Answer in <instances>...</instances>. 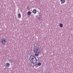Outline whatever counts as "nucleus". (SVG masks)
Masks as SVG:
<instances>
[{
	"instance_id": "17",
	"label": "nucleus",
	"mask_w": 73,
	"mask_h": 73,
	"mask_svg": "<svg viewBox=\"0 0 73 73\" xmlns=\"http://www.w3.org/2000/svg\"><path fill=\"white\" fill-rule=\"evenodd\" d=\"M37 65V64H35V66H36Z\"/></svg>"
},
{
	"instance_id": "14",
	"label": "nucleus",
	"mask_w": 73,
	"mask_h": 73,
	"mask_svg": "<svg viewBox=\"0 0 73 73\" xmlns=\"http://www.w3.org/2000/svg\"><path fill=\"white\" fill-rule=\"evenodd\" d=\"M35 56H38V54H37L36 53L35 54Z\"/></svg>"
},
{
	"instance_id": "12",
	"label": "nucleus",
	"mask_w": 73,
	"mask_h": 73,
	"mask_svg": "<svg viewBox=\"0 0 73 73\" xmlns=\"http://www.w3.org/2000/svg\"><path fill=\"white\" fill-rule=\"evenodd\" d=\"M18 16L19 18H21V14L20 13L18 14Z\"/></svg>"
},
{
	"instance_id": "16",
	"label": "nucleus",
	"mask_w": 73,
	"mask_h": 73,
	"mask_svg": "<svg viewBox=\"0 0 73 73\" xmlns=\"http://www.w3.org/2000/svg\"><path fill=\"white\" fill-rule=\"evenodd\" d=\"M36 46H38V43H36Z\"/></svg>"
},
{
	"instance_id": "2",
	"label": "nucleus",
	"mask_w": 73,
	"mask_h": 73,
	"mask_svg": "<svg viewBox=\"0 0 73 73\" xmlns=\"http://www.w3.org/2000/svg\"><path fill=\"white\" fill-rule=\"evenodd\" d=\"M36 58L35 57V56L33 55H31L30 57V60L31 62L36 59Z\"/></svg>"
},
{
	"instance_id": "4",
	"label": "nucleus",
	"mask_w": 73,
	"mask_h": 73,
	"mask_svg": "<svg viewBox=\"0 0 73 73\" xmlns=\"http://www.w3.org/2000/svg\"><path fill=\"white\" fill-rule=\"evenodd\" d=\"M37 59L36 58L35 59L33 60L32 61H31L32 62V64H36L37 62Z\"/></svg>"
},
{
	"instance_id": "9",
	"label": "nucleus",
	"mask_w": 73,
	"mask_h": 73,
	"mask_svg": "<svg viewBox=\"0 0 73 73\" xmlns=\"http://www.w3.org/2000/svg\"><path fill=\"white\" fill-rule=\"evenodd\" d=\"M60 1L62 3H64L65 2V0H61Z\"/></svg>"
},
{
	"instance_id": "15",
	"label": "nucleus",
	"mask_w": 73,
	"mask_h": 73,
	"mask_svg": "<svg viewBox=\"0 0 73 73\" xmlns=\"http://www.w3.org/2000/svg\"><path fill=\"white\" fill-rule=\"evenodd\" d=\"M38 61H39V62H40V59L38 57Z\"/></svg>"
},
{
	"instance_id": "20",
	"label": "nucleus",
	"mask_w": 73,
	"mask_h": 73,
	"mask_svg": "<svg viewBox=\"0 0 73 73\" xmlns=\"http://www.w3.org/2000/svg\"><path fill=\"white\" fill-rule=\"evenodd\" d=\"M28 9H29V7H28Z\"/></svg>"
},
{
	"instance_id": "1",
	"label": "nucleus",
	"mask_w": 73,
	"mask_h": 73,
	"mask_svg": "<svg viewBox=\"0 0 73 73\" xmlns=\"http://www.w3.org/2000/svg\"><path fill=\"white\" fill-rule=\"evenodd\" d=\"M34 47L33 51L34 52V53L37 54H42V52L41 51V50H40V49L41 48V46L40 45H38L37 47L36 46Z\"/></svg>"
},
{
	"instance_id": "18",
	"label": "nucleus",
	"mask_w": 73,
	"mask_h": 73,
	"mask_svg": "<svg viewBox=\"0 0 73 73\" xmlns=\"http://www.w3.org/2000/svg\"><path fill=\"white\" fill-rule=\"evenodd\" d=\"M35 46H35V44H34L33 47H35Z\"/></svg>"
},
{
	"instance_id": "5",
	"label": "nucleus",
	"mask_w": 73,
	"mask_h": 73,
	"mask_svg": "<svg viewBox=\"0 0 73 73\" xmlns=\"http://www.w3.org/2000/svg\"><path fill=\"white\" fill-rule=\"evenodd\" d=\"M39 15L37 17V18L39 20H41L42 19V17H41V15H40V13H39Z\"/></svg>"
},
{
	"instance_id": "7",
	"label": "nucleus",
	"mask_w": 73,
	"mask_h": 73,
	"mask_svg": "<svg viewBox=\"0 0 73 73\" xmlns=\"http://www.w3.org/2000/svg\"><path fill=\"white\" fill-rule=\"evenodd\" d=\"M9 65H10L9 63H6V66H7V67H9Z\"/></svg>"
},
{
	"instance_id": "8",
	"label": "nucleus",
	"mask_w": 73,
	"mask_h": 73,
	"mask_svg": "<svg viewBox=\"0 0 73 73\" xmlns=\"http://www.w3.org/2000/svg\"><path fill=\"white\" fill-rule=\"evenodd\" d=\"M27 15H31V12L30 11H29L27 12Z\"/></svg>"
},
{
	"instance_id": "13",
	"label": "nucleus",
	"mask_w": 73,
	"mask_h": 73,
	"mask_svg": "<svg viewBox=\"0 0 73 73\" xmlns=\"http://www.w3.org/2000/svg\"><path fill=\"white\" fill-rule=\"evenodd\" d=\"M59 26L60 27L62 28V27H63V25H62V24H60Z\"/></svg>"
},
{
	"instance_id": "6",
	"label": "nucleus",
	"mask_w": 73,
	"mask_h": 73,
	"mask_svg": "<svg viewBox=\"0 0 73 73\" xmlns=\"http://www.w3.org/2000/svg\"><path fill=\"white\" fill-rule=\"evenodd\" d=\"M33 13L35 14V13H37V10H36V9H34L33 10Z\"/></svg>"
},
{
	"instance_id": "11",
	"label": "nucleus",
	"mask_w": 73,
	"mask_h": 73,
	"mask_svg": "<svg viewBox=\"0 0 73 73\" xmlns=\"http://www.w3.org/2000/svg\"><path fill=\"white\" fill-rule=\"evenodd\" d=\"M41 63L40 62H39L37 64V65H38V66H41Z\"/></svg>"
},
{
	"instance_id": "10",
	"label": "nucleus",
	"mask_w": 73,
	"mask_h": 73,
	"mask_svg": "<svg viewBox=\"0 0 73 73\" xmlns=\"http://www.w3.org/2000/svg\"><path fill=\"white\" fill-rule=\"evenodd\" d=\"M8 61H10L11 62H13V60H12L10 59H8Z\"/></svg>"
},
{
	"instance_id": "3",
	"label": "nucleus",
	"mask_w": 73,
	"mask_h": 73,
	"mask_svg": "<svg viewBox=\"0 0 73 73\" xmlns=\"http://www.w3.org/2000/svg\"><path fill=\"white\" fill-rule=\"evenodd\" d=\"M1 43L3 44H5L7 43V40L5 38H3L1 40Z\"/></svg>"
},
{
	"instance_id": "19",
	"label": "nucleus",
	"mask_w": 73,
	"mask_h": 73,
	"mask_svg": "<svg viewBox=\"0 0 73 73\" xmlns=\"http://www.w3.org/2000/svg\"><path fill=\"white\" fill-rule=\"evenodd\" d=\"M38 66V65H37V66H36V67H37Z\"/></svg>"
}]
</instances>
